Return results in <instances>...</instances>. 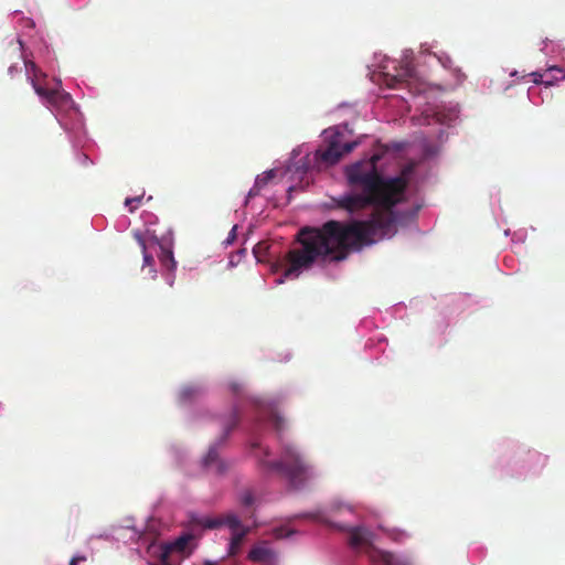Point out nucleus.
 Segmentation results:
<instances>
[{"label": "nucleus", "mask_w": 565, "mask_h": 565, "mask_svg": "<svg viewBox=\"0 0 565 565\" xmlns=\"http://www.w3.org/2000/svg\"><path fill=\"white\" fill-rule=\"evenodd\" d=\"M409 147L406 141L381 145L372 156L343 168L348 190L332 198L334 206L350 215L369 211L370 218L349 224L329 221L320 228H302L301 248L288 253L289 265L276 284L298 278L316 263L341 262L347 258L348 248L360 249L391 238L414 221L423 206L418 199L408 196L415 166L405 167L397 177L386 173L390 166L401 164L403 152Z\"/></svg>", "instance_id": "nucleus-1"}, {"label": "nucleus", "mask_w": 565, "mask_h": 565, "mask_svg": "<svg viewBox=\"0 0 565 565\" xmlns=\"http://www.w3.org/2000/svg\"><path fill=\"white\" fill-rule=\"evenodd\" d=\"M224 388L233 397V406L218 417L223 433L201 460L206 472L223 476L227 471L228 463L220 457V449L242 422L250 455L264 476L279 475L292 490H302L320 478L321 471L306 459L300 448L282 438L287 422L275 402L250 394L246 383L238 379L227 380Z\"/></svg>", "instance_id": "nucleus-2"}, {"label": "nucleus", "mask_w": 565, "mask_h": 565, "mask_svg": "<svg viewBox=\"0 0 565 565\" xmlns=\"http://www.w3.org/2000/svg\"><path fill=\"white\" fill-rule=\"evenodd\" d=\"M326 146L310 150L308 145H301L292 150L290 162L286 173L292 181L288 190L303 189L313 181V174L326 170L339 162L347 153H350L358 143L348 141L342 143V134L337 127H330L322 131Z\"/></svg>", "instance_id": "nucleus-3"}, {"label": "nucleus", "mask_w": 565, "mask_h": 565, "mask_svg": "<svg viewBox=\"0 0 565 565\" xmlns=\"http://www.w3.org/2000/svg\"><path fill=\"white\" fill-rule=\"evenodd\" d=\"M28 75L35 94L41 103L54 115L61 128L65 131L74 149L75 159L81 166H89L93 161L79 148H85L88 142L83 115L74 103L72 96L61 89V82L55 81L52 86L41 82L32 73L33 65L29 64Z\"/></svg>", "instance_id": "nucleus-4"}, {"label": "nucleus", "mask_w": 565, "mask_h": 565, "mask_svg": "<svg viewBox=\"0 0 565 565\" xmlns=\"http://www.w3.org/2000/svg\"><path fill=\"white\" fill-rule=\"evenodd\" d=\"M134 237L142 252L141 271L150 279H157L160 274L169 287L175 282L178 262L174 258V239L172 231L158 236L154 230L147 228L145 233L136 231Z\"/></svg>", "instance_id": "nucleus-5"}, {"label": "nucleus", "mask_w": 565, "mask_h": 565, "mask_svg": "<svg viewBox=\"0 0 565 565\" xmlns=\"http://www.w3.org/2000/svg\"><path fill=\"white\" fill-rule=\"evenodd\" d=\"M413 58L414 52L411 49L403 50L399 61L374 53L372 63L367 65L370 79L388 88L405 87L409 95L417 97L426 92V84L416 77Z\"/></svg>", "instance_id": "nucleus-6"}, {"label": "nucleus", "mask_w": 565, "mask_h": 565, "mask_svg": "<svg viewBox=\"0 0 565 565\" xmlns=\"http://www.w3.org/2000/svg\"><path fill=\"white\" fill-rule=\"evenodd\" d=\"M373 533L364 526H354L349 531V544L354 550L365 548L369 558L377 565H413L404 554H394L372 546Z\"/></svg>", "instance_id": "nucleus-7"}, {"label": "nucleus", "mask_w": 565, "mask_h": 565, "mask_svg": "<svg viewBox=\"0 0 565 565\" xmlns=\"http://www.w3.org/2000/svg\"><path fill=\"white\" fill-rule=\"evenodd\" d=\"M22 13L20 11H14L13 12V15L14 18L18 19V22H19V26L18 28V38H17V41L19 43V46H20V51H21V57L23 60V64H24V68H25V75H26V79L28 82L32 85L31 81L29 79V75H28V66H30L29 64L33 65V70H32V73L34 74V76H36L39 79H41L42 83L46 84V85H50L52 86L53 83L57 79L62 83V81L57 77H54V78H49V76L43 73L38 66L36 64L34 63V61L30 57V56H33V53H30V55L28 54V43L23 40V38H30L31 40V45L32 46H36L39 43H42L45 51L49 53V47L47 45L44 43L42 36H38V32H35V35H32L31 32L34 31L35 29V23L32 19L30 18H24V17H20Z\"/></svg>", "instance_id": "nucleus-8"}, {"label": "nucleus", "mask_w": 565, "mask_h": 565, "mask_svg": "<svg viewBox=\"0 0 565 565\" xmlns=\"http://www.w3.org/2000/svg\"><path fill=\"white\" fill-rule=\"evenodd\" d=\"M356 507L340 498L332 499L327 505L318 507L312 510L295 515L296 519H306L313 523L324 524L340 531L349 530L342 522L335 519H347L355 514Z\"/></svg>", "instance_id": "nucleus-9"}, {"label": "nucleus", "mask_w": 565, "mask_h": 565, "mask_svg": "<svg viewBox=\"0 0 565 565\" xmlns=\"http://www.w3.org/2000/svg\"><path fill=\"white\" fill-rule=\"evenodd\" d=\"M427 125L438 124L447 128L455 127L460 121V107L457 103H441L434 109L425 110Z\"/></svg>", "instance_id": "nucleus-10"}, {"label": "nucleus", "mask_w": 565, "mask_h": 565, "mask_svg": "<svg viewBox=\"0 0 565 565\" xmlns=\"http://www.w3.org/2000/svg\"><path fill=\"white\" fill-rule=\"evenodd\" d=\"M198 523L205 529H216L224 525L230 529L231 533L247 529L243 526L239 516L233 512L222 518L202 516L198 520Z\"/></svg>", "instance_id": "nucleus-11"}, {"label": "nucleus", "mask_w": 565, "mask_h": 565, "mask_svg": "<svg viewBox=\"0 0 565 565\" xmlns=\"http://www.w3.org/2000/svg\"><path fill=\"white\" fill-rule=\"evenodd\" d=\"M533 82L535 84H542L545 87H550L565 79V70L558 66H550L543 72H533Z\"/></svg>", "instance_id": "nucleus-12"}, {"label": "nucleus", "mask_w": 565, "mask_h": 565, "mask_svg": "<svg viewBox=\"0 0 565 565\" xmlns=\"http://www.w3.org/2000/svg\"><path fill=\"white\" fill-rule=\"evenodd\" d=\"M206 393L203 384H189L179 390L178 403L181 406H188L198 402Z\"/></svg>", "instance_id": "nucleus-13"}, {"label": "nucleus", "mask_w": 565, "mask_h": 565, "mask_svg": "<svg viewBox=\"0 0 565 565\" xmlns=\"http://www.w3.org/2000/svg\"><path fill=\"white\" fill-rule=\"evenodd\" d=\"M248 558L265 565H274L277 561V555L267 542H262L248 552Z\"/></svg>", "instance_id": "nucleus-14"}, {"label": "nucleus", "mask_w": 565, "mask_h": 565, "mask_svg": "<svg viewBox=\"0 0 565 565\" xmlns=\"http://www.w3.org/2000/svg\"><path fill=\"white\" fill-rule=\"evenodd\" d=\"M448 138V134L444 129H439L437 134L438 142H433L429 138L423 137L419 142L423 157L425 159H433L440 151L441 143Z\"/></svg>", "instance_id": "nucleus-15"}, {"label": "nucleus", "mask_w": 565, "mask_h": 565, "mask_svg": "<svg viewBox=\"0 0 565 565\" xmlns=\"http://www.w3.org/2000/svg\"><path fill=\"white\" fill-rule=\"evenodd\" d=\"M275 177V169L267 170L263 172L262 174H258L255 179L254 185L248 191L245 204H248L249 200L252 198H255L259 194L260 190L267 185V183Z\"/></svg>", "instance_id": "nucleus-16"}, {"label": "nucleus", "mask_w": 565, "mask_h": 565, "mask_svg": "<svg viewBox=\"0 0 565 565\" xmlns=\"http://www.w3.org/2000/svg\"><path fill=\"white\" fill-rule=\"evenodd\" d=\"M191 540H192L191 534L183 533L180 536H178L177 539H174L170 542H167L163 545V556H168L172 552H183L186 548V546Z\"/></svg>", "instance_id": "nucleus-17"}, {"label": "nucleus", "mask_w": 565, "mask_h": 565, "mask_svg": "<svg viewBox=\"0 0 565 565\" xmlns=\"http://www.w3.org/2000/svg\"><path fill=\"white\" fill-rule=\"evenodd\" d=\"M434 56L441 64L444 68L451 70L458 83H461L465 79V75L461 73L459 68H452V61L450 56L444 52L434 53Z\"/></svg>", "instance_id": "nucleus-18"}, {"label": "nucleus", "mask_w": 565, "mask_h": 565, "mask_svg": "<svg viewBox=\"0 0 565 565\" xmlns=\"http://www.w3.org/2000/svg\"><path fill=\"white\" fill-rule=\"evenodd\" d=\"M248 531H249V529L231 533V541L228 544L231 555L237 554V552L239 551L241 545L243 543V540L247 535Z\"/></svg>", "instance_id": "nucleus-19"}, {"label": "nucleus", "mask_w": 565, "mask_h": 565, "mask_svg": "<svg viewBox=\"0 0 565 565\" xmlns=\"http://www.w3.org/2000/svg\"><path fill=\"white\" fill-rule=\"evenodd\" d=\"M238 502L243 508L249 509L256 503V498L252 490L245 489L239 492Z\"/></svg>", "instance_id": "nucleus-20"}, {"label": "nucleus", "mask_w": 565, "mask_h": 565, "mask_svg": "<svg viewBox=\"0 0 565 565\" xmlns=\"http://www.w3.org/2000/svg\"><path fill=\"white\" fill-rule=\"evenodd\" d=\"M387 536L392 539L395 542H403L405 541L409 535L402 530H388Z\"/></svg>", "instance_id": "nucleus-21"}, {"label": "nucleus", "mask_w": 565, "mask_h": 565, "mask_svg": "<svg viewBox=\"0 0 565 565\" xmlns=\"http://www.w3.org/2000/svg\"><path fill=\"white\" fill-rule=\"evenodd\" d=\"M295 532L291 531V530H287V529H276L275 530V535L278 537V539H287V537H290L291 535H294Z\"/></svg>", "instance_id": "nucleus-22"}, {"label": "nucleus", "mask_w": 565, "mask_h": 565, "mask_svg": "<svg viewBox=\"0 0 565 565\" xmlns=\"http://www.w3.org/2000/svg\"><path fill=\"white\" fill-rule=\"evenodd\" d=\"M236 230H237V225H234V226L232 227V230L230 231V233H228L227 237H226V238H225V241L223 242V244H224L225 246H228V245L233 244V242H234V241H235V238H236Z\"/></svg>", "instance_id": "nucleus-23"}, {"label": "nucleus", "mask_w": 565, "mask_h": 565, "mask_svg": "<svg viewBox=\"0 0 565 565\" xmlns=\"http://www.w3.org/2000/svg\"><path fill=\"white\" fill-rule=\"evenodd\" d=\"M142 218L145 221L146 224H154L158 222V217L150 213V212H146L142 214Z\"/></svg>", "instance_id": "nucleus-24"}, {"label": "nucleus", "mask_w": 565, "mask_h": 565, "mask_svg": "<svg viewBox=\"0 0 565 565\" xmlns=\"http://www.w3.org/2000/svg\"><path fill=\"white\" fill-rule=\"evenodd\" d=\"M142 200V195H137V196H134V198H127L125 200V205L126 206H130V203H135V205L139 204Z\"/></svg>", "instance_id": "nucleus-25"}, {"label": "nucleus", "mask_w": 565, "mask_h": 565, "mask_svg": "<svg viewBox=\"0 0 565 565\" xmlns=\"http://www.w3.org/2000/svg\"><path fill=\"white\" fill-rule=\"evenodd\" d=\"M529 456L532 458V459H536L537 461H540L542 465L545 463L546 461V457L542 456L541 454H537V452H529Z\"/></svg>", "instance_id": "nucleus-26"}, {"label": "nucleus", "mask_w": 565, "mask_h": 565, "mask_svg": "<svg viewBox=\"0 0 565 565\" xmlns=\"http://www.w3.org/2000/svg\"><path fill=\"white\" fill-rule=\"evenodd\" d=\"M21 71V68L17 64H12L8 68V74L13 77L15 74H18Z\"/></svg>", "instance_id": "nucleus-27"}, {"label": "nucleus", "mask_w": 565, "mask_h": 565, "mask_svg": "<svg viewBox=\"0 0 565 565\" xmlns=\"http://www.w3.org/2000/svg\"><path fill=\"white\" fill-rule=\"evenodd\" d=\"M89 0H73V6L77 9L85 7Z\"/></svg>", "instance_id": "nucleus-28"}, {"label": "nucleus", "mask_w": 565, "mask_h": 565, "mask_svg": "<svg viewBox=\"0 0 565 565\" xmlns=\"http://www.w3.org/2000/svg\"><path fill=\"white\" fill-rule=\"evenodd\" d=\"M550 43H552V41H550L548 39L543 40L542 41L543 46L541 47V51L547 53L546 50H547V46Z\"/></svg>", "instance_id": "nucleus-29"}, {"label": "nucleus", "mask_w": 565, "mask_h": 565, "mask_svg": "<svg viewBox=\"0 0 565 565\" xmlns=\"http://www.w3.org/2000/svg\"><path fill=\"white\" fill-rule=\"evenodd\" d=\"M420 49H422V53L430 54L429 46L427 44H423Z\"/></svg>", "instance_id": "nucleus-30"}, {"label": "nucleus", "mask_w": 565, "mask_h": 565, "mask_svg": "<svg viewBox=\"0 0 565 565\" xmlns=\"http://www.w3.org/2000/svg\"><path fill=\"white\" fill-rule=\"evenodd\" d=\"M514 236H516V241L518 242H523V239H524V234L523 233H519V234L514 233Z\"/></svg>", "instance_id": "nucleus-31"}, {"label": "nucleus", "mask_w": 565, "mask_h": 565, "mask_svg": "<svg viewBox=\"0 0 565 565\" xmlns=\"http://www.w3.org/2000/svg\"><path fill=\"white\" fill-rule=\"evenodd\" d=\"M376 341H377L379 343H382V342H385V341H386V338H385L384 335H377V337H376Z\"/></svg>", "instance_id": "nucleus-32"}, {"label": "nucleus", "mask_w": 565, "mask_h": 565, "mask_svg": "<svg viewBox=\"0 0 565 565\" xmlns=\"http://www.w3.org/2000/svg\"><path fill=\"white\" fill-rule=\"evenodd\" d=\"M371 324H373V322L371 320H369V319H365V320L362 321V326L369 327Z\"/></svg>", "instance_id": "nucleus-33"}, {"label": "nucleus", "mask_w": 565, "mask_h": 565, "mask_svg": "<svg viewBox=\"0 0 565 565\" xmlns=\"http://www.w3.org/2000/svg\"><path fill=\"white\" fill-rule=\"evenodd\" d=\"M129 212H134L137 207V205H135V203H130V206H127Z\"/></svg>", "instance_id": "nucleus-34"}, {"label": "nucleus", "mask_w": 565, "mask_h": 565, "mask_svg": "<svg viewBox=\"0 0 565 565\" xmlns=\"http://www.w3.org/2000/svg\"><path fill=\"white\" fill-rule=\"evenodd\" d=\"M510 76L511 77L518 76V71L514 70V71L510 72Z\"/></svg>", "instance_id": "nucleus-35"}, {"label": "nucleus", "mask_w": 565, "mask_h": 565, "mask_svg": "<svg viewBox=\"0 0 565 565\" xmlns=\"http://www.w3.org/2000/svg\"><path fill=\"white\" fill-rule=\"evenodd\" d=\"M228 266H230V267H234V266H235V263L231 259V260L228 262Z\"/></svg>", "instance_id": "nucleus-36"}, {"label": "nucleus", "mask_w": 565, "mask_h": 565, "mask_svg": "<svg viewBox=\"0 0 565 565\" xmlns=\"http://www.w3.org/2000/svg\"><path fill=\"white\" fill-rule=\"evenodd\" d=\"M70 565H77L75 558H72Z\"/></svg>", "instance_id": "nucleus-37"}, {"label": "nucleus", "mask_w": 565, "mask_h": 565, "mask_svg": "<svg viewBox=\"0 0 565 565\" xmlns=\"http://www.w3.org/2000/svg\"><path fill=\"white\" fill-rule=\"evenodd\" d=\"M204 565H216V564H215V563H213V562L206 561V562L204 563Z\"/></svg>", "instance_id": "nucleus-38"}, {"label": "nucleus", "mask_w": 565, "mask_h": 565, "mask_svg": "<svg viewBox=\"0 0 565 565\" xmlns=\"http://www.w3.org/2000/svg\"><path fill=\"white\" fill-rule=\"evenodd\" d=\"M510 233H511V231H510V230H505V231H504V235H505V236H509V235H510Z\"/></svg>", "instance_id": "nucleus-39"}, {"label": "nucleus", "mask_w": 565, "mask_h": 565, "mask_svg": "<svg viewBox=\"0 0 565 565\" xmlns=\"http://www.w3.org/2000/svg\"><path fill=\"white\" fill-rule=\"evenodd\" d=\"M238 253H239V255H244L245 250L241 249Z\"/></svg>", "instance_id": "nucleus-40"}, {"label": "nucleus", "mask_w": 565, "mask_h": 565, "mask_svg": "<svg viewBox=\"0 0 565 565\" xmlns=\"http://www.w3.org/2000/svg\"><path fill=\"white\" fill-rule=\"evenodd\" d=\"M531 94H532V90L529 89L527 95H529L530 98H531Z\"/></svg>", "instance_id": "nucleus-41"}]
</instances>
